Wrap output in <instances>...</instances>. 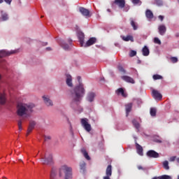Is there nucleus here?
Segmentation results:
<instances>
[{
  "label": "nucleus",
  "mask_w": 179,
  "mask_h": 179,
  "mask_svg": "<svg viewBox=\"0 0 179 179\" xmlns=\"http://www.w3.org/2000/svg\"><path fill=\"white\" fill-rule=\"evenodd\" d=\"M77 80H78L79 85L71 89L69 94V96L71 100V107L73 108H76V107H78V106L80 104V101H82V99L86 93L85 87L81 81L82 78L80 76H78Z\"/></svg>",
  "instance_id": "obj_1"
},
{
  "label": "nucleus",
  "mask_w": 179,
  "mask_h": 179,
  "mask_svg": "<svg viewBox=\"0 0 179 179\" xmlns=\"http://www.w3.org/2000/svg\"><path fill=\"white\" fill-rule=\"evenodd\" d=\"M34 107H36V106L34 103H20L17 106V115H18V117L28 118V117L31 115Z\"/></svg>",
  "instance_id": "obj_2"
},
{
  "label": "nucleus",
  "mask_w": 179,
  "mask_h": 179,
  "mask_svg": "<svg viewBox=\"0 0 179 179\" xmlns=\"http://www.w3.org/2000/svg\"><path fill=\"white\" fill-rule=\"evenodd\" d=\"M64 179H72V167L68 165H63L59 169V177H64Z\"/></svg>",
  "instance_id": "obj_3"
},
{
  "label": "nucleus",
  "mask_w": 179,
  "mask_h": 179,
  "mask_svg": "<svg viewBox=\"0 0 179 179\" xmlns=\"http://www.w3.org/2000/svg\"><path fill=\"white\" fill-rule=\"evenodd\" d=\"M41 162L43 164L51 166L53 164L54 161L52 160V155L50 153H45L44 156L41 155Z\"/></svg>",
  "instance_id": "obj_4"
},
{
  "label": "nucleus",
  "mask_w": 179,
  "mask_h": 179,
  "mask_svg": "<svg viewBox=\"0 0 179 179\" xmlns=\"http://www.w3.org/2000/svg\"><path fill=\"white\" fill-rule=\"evenodd\" d=\"M81 125H83L87 132H90L92 131V125L89 124V120L87 118L81 119Z\"/></svg>",
  "instance_id": "obj_5"
},
{
  "label": "nucleus",
  "mask_w": 179,
  "mask_h": 179,
  "mask_svg": "<svg viewBox=\"0 0 179 179\" xmlns=\"http://www.w3.org/2000/svg\"><path fill=\"white\" fill-rule=\"evenodd\" d=\"M148 157H150L151 159H157L160 157L159 153L153 150H150L146 153Z\"/></svg>",
  "instance_id": "obj_6"
},
{
  "label": "nucleus",
  "mask_w": 179,
  "mask_h": 179,
  "mask_svg": "<svg viewBox=\"0 0 179 179\" xmlns=\"http://www.w3.org/2000/svg\"><path fill=\"white\" fill-rule=\"evenodd\" d=\"M17 50H11V51H6V50H1L0 51V58H3V57H9V55H12V54H16Z\"/></svg>",
  "instance_id": "obj_7"
},
{
  "label": "nucleus",
  "mask_w": 179,
  "mask_h": 179,
  "mask_svg": "<svg viewBox=\"0 0 179 179\" xmlns=\"http://www.w3.org/2000/svg\"><path fill=\"white\" fill-rule=\"evenodd\" d=\"M79 11L83 15V16H85V17H90L92 15H90V11L83 7H80L79 8Z\"/></svg>",
  "instance_id": "obj_8"
},
{
  "label": "nucleus",
  "mask_w": 179,
  "mask_h": 179,
  "mask_svg": "<svg viewBox=\"0 0 179 179\" xmlns=\"http://www.w3.org/2000/svg\"><path fill=\"white\" fill-rule=\"evenodd\" d=\"M113 3L120 9H124V8H125V0H115Z\"/></svg>",
  "instance_id": "obj_9"
},
{
  "label": "nucleus",
  "mask_w": 179,
  "mask_h": 179,
  "mask_svg": "<svg viewBox=\"0 0 179 179\" xmlns=\"http://www.w3.org/2000/svg\"><path fill=\"white\" fill-rule=\"evenodd\" d=\"M36 122L31 120L29 122V124L27 129V136L30 134V133L34 129V127H36Z\"/></svg>",
  "instance_id": "obj_10"
},
{
  "label": "nucleus",
  "mask_w": 179,
  "mask_h": 179,
  "mask_svg": "<svg viewBox=\"0 0 179 179\" xmlns=\"http://www.w3.org/2000/svg\"><path fill=\"white\" fill-rule=\"evenodd\" d=\"M78 38L79 39L81 47H83V45L85 44V34L82 31H79L78 33Z\"/></svg>",
  "instance_id": "obj_11"
},
{
  "label": "nucleus",
  "mask_w": 179,
  "mask_h": 179,
  "mask_svg": "<svg viewBox=\"0 0 179 179\" xmlns=\"http://www.w3.org/2000/svg\"><path fill=\"white\" fill-rule=\"evenodd\" d=\"M97 42V38L95 37L90 38L85 44L84 47H90V45H93V44H96Z\"/></svg>",
  "instance_id": "obj_12"
},
{
  "label": "nucleus",
  "mask_w": 179,
  "mask_h": 179,
  "mask_svg": "<svg viewBox=\"0 0 179 179\" xmlns=\"http://www.w3.org/2000/svg\"><path fill=\"white\" fill-rule=\"evenodd\" d=\"M152 96L155 100H162V99L163 98L162 94H160V92H159V91L156 90H152Z\"/></svg>",
  "instance_id": "obj_13"
},
{
  "label": "nucleus",
  "mask_w": 179,
  "mask_h": 179,
  "mask_svg": "<svg viewBox=\"0 0 179 179\" xmlns=\"http://www.w3.org/2000/svg\"><path fill=\"white\" fill-rule=\"evenodd\" d=\"M43 99L45 104L48 107L54 106V104L52 103V101H51V99H50V97H48L47 96H43Z\"/></svg>",
  "instance_id": "obj_14"
},
{
  "label": "nucleus",
  "mask_w": 179,
  "mask_h": 179,
  "mask_svg": "<svg viewBox=\"0 0 179 179\" xmlns=\"http://www.w3.org/2000/svg\"><path fill=\"white\" fill-rule=\"evenodd\" d=\"M159 33L161 36H164L166 31H167V28L164 24H161L158 27Z\"/></svg>",
  "instance_id": "obj_15"
},
{
  "label": "nucleus",
  "mask_w": 179,
  "mask_h": 179,
  "mask_svg": "<svg viewBox=\"0 0 179 179\" xmlns=\"http://www.w3.org/2000/svg\"><path fill=\"white\" fill-rule=\"evenodd\" d=\"M95 97H96V94H94V92H89L87 94V100L90 103H92V102L94 101V98Z\"/></svg>",
  "instance_id": "obj_16"
},
{
  "label": "nucleus",
  "mask_w": 179,
  "mask_h": 179,
  "mask_svg": "<svg viewBox=\"0 0 179 179\" xmlns=\"http://www.w3.org/2000/svg\"><path fill=\"white\" fill-rule=\"evenodd\" d=\"M136 149L138 155L140 156H143V148L141 147V145L138 143H136Z\"/></svg>",
  "instance_id": "obj_17"
},
{
  "label": "nucleus",
  "mask_w": 179,
  "mask_h": 179,
  "mask_svg": "<svg viewBox=\"0 0 179 179\" xmlns=\"http://www.w3.org/2000/svg\"><path fill=\"white\" fill-rule=\"evenodd\" d=\"M66 83L69 87H72V86H73V84L72 83V76L69 74L66 75Z\"/></svg>",
  "instance_id": "obj_18"
},
{
  "label": "nucleus",
  "mask_w": 179,
  "mask_h": 179,
  "mask_svg": "<svg viewBox=\"0 0 179 179\" xmlns=\"http://www.w3.org/2000/svg\"><path fill=\"white\" fill-rule=\"evenodd\" d=\"M122 79L124 80V82H127L128 83H135V80H134V78L128 76H122Z\"/></svg>",
  "instance_id": "obj_19"
},
{
  "label": "nucleus",
  "mask_w": 179,
  "mask_h": 179,
  "mask_svg": "<svg viewBox=\"0 0 179 179\" xmlns=\"http://www.w3.org/2000/svg\"><path fill=\"white\" fill-rule=\"evenodd\" d=\"M126 108V116L128 117L129 115V113H131L132 110V103H129L125 106Z\"/></svg>",
  "instance_id": "obj_20"
},
{
  "label": "nucleus",
  "mask_w": 179,
  "mask_h": 179,
  "mask_svg": "<svg viewBox=\"0 0 179 179\" xmlns=\"http://www.w3.org/2000/svg\"><path fill=\"white\" fill-rule=\"evenodd\" d=\"M80 171L85 174V171H86V163L85 162L80 163Z\"/></svg>",
  "instance_id": "obj_21"
},
{
  "label": "nucleus",
  "mask_w": 179,
  "mask_h": 179,
  "mask_svg": "<svg viewBox=\"0 0 179 179\" xmlns=\"http://www.w3.org/2000/svg\"><path fill=\"white\" fill-rule=\"evenodd\" d=\"M106 176H113V166L111 165H108L106 168Z\"/></svg>",
  "instance_id": "obj_22"
},
{
  "label": "nucleus",
  "mask_w": 179,
  "mask_h": 179,
  "mask_svg": "<svg viewBox=\"0 0 179 179\" xmlns=\"http://www.w3.org/2000/svg\"><path fill=\"white\" fill-rule=\"evenodd\" d=\"M122 38L124 41H131V43H134V36L131 35H128L127 36H122Z\"/></svg>",
  "instance_id": "obj_23"
},
{
  "label": "nucleus",
  "mask_w": 179,
  "mask_h": 179,
  "mask_svg": "<svg viewBox=\"0 0 179 179\" xmlns=\"http://www.w3.org/2000/svg\"><path fill=\"white\" fill-rule=\"evenodd\" d=\"M142 52H143V55L144 57H148V55H149L150 51H149V48H148V46H144L143 48Z\"/></svg>",
  "instance_id": "obj_24"
},
{
  "label": "nucleus",
  "mask_w": 179,
  "mask_h": 179,
  "mask_svg": "<svg viewBox=\"0 0 179 179\" xmlns=\"http://www.w3.org/2000/svg\"><path fill=\"white\" fill-rule=\"evenodd\" d=\"M81 153H83L84 157H85L87 160H90V157L89 156V154L87 153V151H86V149L82 148V149H81Z\"/></svg>",
  "instance_id": "obj_25"
},
{
  "label": "nucleus",
  "mask_w": 179,
  "mask_h": 179,
  "mask_svg": "<svg viewBox=\"0 0 179 179\" xmlns=\"http://www.w3.org/2000/svg\"><path fill=\"white\" fill-rule=\"evenodd\" d=\"M81 153H83L84 157H85L87 160H90V157L89 156V154L87 153V151H86V149L82 148V149H81Z\"/></svg>",
  "instance_id": "obj_26"
},
{
  "label": "nucleus",
  "mask_w": 179,
  "mask_h": 179,
  "mask_svg": "<svg viewBox=\"0 0 179 179\" xmlns=\"http://www.w3.org/2000/svg\"><path fill=\"white\" fill-rule=\"evenodd\" d=\"M6 103V96L5 94H0V104H5Z\"/></svg>",
  "instance_id": "obj_27"
},
{
  "label": "nucleus",
  "mask_w": 179,
  "mask_h": 179,
  "mask_svg": "<svg viewBox=\"0 0 179 179\" xmlns=\"http://www.w3.org/2000/svg\"><path fill=\"white\" fill-rule=\"evenodd\" d=\"M130 24L134 30H138V24H136V22H135L133 18H130Z\"/></svg>",
  "instance_id": "obj_28"
},
{
  "label": "nucleus",
  "mask_w": 179,
  "mask_h": 179,
  "mask_svg": "<svg viewBox=\"0 0 179 179\" xmlns=\"http://www.w3.org/2000/svg\"><path fill=\"white\" fill-rule=\"evenodd\" d=\"M116 93L118 95L121 94V96H122V97H127V94H125V92H124V89H122V88L117 89V90L116 91Z\"/></svg>",
  "instance_id": "obj_29"
},
{
  "label": "nucleus",
  "mask_w": 179,
  "mask_h": 179,
  "mask_svg": "<svg viewBox=\"0 0 179 179\" xmlns=\"http://www.w3.org/2000/svg\"><path fill=\"white\" fill-rule=\"evenodd\" d=\"M147 19H153V13L150 10H147L145 12Z\"/></svg>",
  "instance_id": "obj_30"
},
{
  "label": "nucleus",
  "mask_w": 179,
  "mask_h": 179,
  "mask_svg": "<svg viewBox=\"0 0 179 179\" xmlns=\"http://www.w3.org/2000/svg\"><path fill=\"white\" fill-rule=\"evenodd\" d=\"M1 13L2 22H5V21L8 20V19H9V16L8 15V14L6 13H3V11H1Z\"/></svg>",
  "instance_id": "obj_31"
},
{
  "label": "nucleus",
  "mask_w": 179,
  "mask_h": 179,
  "mask_svg": "<svg viewBox=\"0 0 179 179\" xmlns=\"http://www.w3.org/2000/svg\"><path fill=\"white\" fill-rule=\"evenodd\" d=\"M132 124L134 127L137 129V131H139V128H141V124H139V122H138L136 120L134 119L132 120Z\"/></svg>",
  "instance_id": "obj_32"
},
{
  "label": "nucleus",
  "mask_w": 179,
  "mask_h": 179,
  "mask_svg": "<svg viewBox=\"0 0 179 179\" xmlns=\"http://www.w3.org/2000/svg\"><path fill=\"white\" fill-rule=\"evenodd\" d=\"M55 177H57V169H52L50 172V179H55Z\"/></svg>",
  "instance_id": "obj_33"
},
{
  "label": "nucleus",
  "mask_w": 179,
  "mask_h": 179,
  "mask_svg": "<svg viewBox=\"0 0 179 179\" xmlns=\"http://www.w3.org/2000/svg\"><path fill=\"white\" fill-rule=\"evenodd\" d=\"M162 165L165 170H170V166H169V161H164L162 163Z\"/></svg>",
  "instance_id": "obj_34"
},
{
  "label": "nucleus",
  "mask_w": 179,
  "mask_h": 179,
  "mask_svg": "<svg viewBox=\"0 0 179 179\" xmlns=\"http://www.w3.org/2000/svg\"><path fill=\"white\" fill-rule=\"evenodd\" d=\"M150 113L151 117H156V113H157L156 108H151Z\"/></svg>",
  "instance_id": "obj_35"
},
{
  "label": "nucleus",
  "mask_w": 179,
  "mask_h": 179,
  "mask_svg": "<svg viewBox=\"0 0 179 179\" xmlns=\"http://www.w3.org/2000/svg\"><path fill=\"white\" fill-rule=\"evenodd\" d=\"M152 79H154V80H159L160 79H163V76L158 74H155L152 76Z\"/></svg>",
  "instance_id": "obj_36"
},
{
  "label": "nucleus",
  "mask_w": 179,
  "mask_h": 179,
  "mask_svg": "<svg viewBox=\"0 0 179 179\" xmlns=\"http://www.w3.org/2000/svg\"><path fill=\"white\" fill-rule=\"evenodd\" d=\"M158 179H171V176L169 175H163L158 177Z\"/></svg>",
  "instance_id": "obj_37"
},
{
  "label": "nucleus",
  "mask_w": 179,
  "mask_h": 179,
  "mask_svg": "<svg viewBox=\"0 0 179 179\" xmlns=\"http://www.w3.org/2000/svg\"><path fill=\"white\" fill-rule=\"evenodd\" d=\"M62 48H64V50H65L66 51H68V50L70 49L69 45L66 44V43H62Z\"/></svg>",
  "instance_id": "obj_38"
},
{
  "label": "nucleus",
  "mask_w": 179,
  "mask_h": 179,
  "mask_svg": "<svg viewBox=\"0 0 179 179\" xmlns=\"http://www.w3.org/2000/svg\"><path fill=\"white\" fill-rule=\"evenodd\" d=\"M117 69L118 71H120V72H122V73H127V71H125V69H124V67H122V66H118Z\"/></svg>",
  "instance_id": "obj_39"
},
{
  "label": "nucleus",
  "mask_w": 179,
  "mask_h": 179,
  "mask_svg": "<svg viewBox=\"0 0 179 179\" xmlns=\"http://www.w3.org/2000/svg\"><path fill=\"white\" fill-rule=\"evenodd\" d=\"M17 125L19 131H22L23 129V128L22 127V120H18Z\"/></svg>",
  "instance_id": "obj_40"
},
{
  "label": "nucleus",
  "mask_w": 179,
  "mask_h": 179,
  "mask_svg": "<svg viewBox=\"0 0 179 179\" xmlns=\"http://www.w3.org/2000/svg\"><path fill=\"white\" fill-rule=\"evenodd\" d=\"M154 43H155V44H159V45L160 44H162V41H160V39H159V38H155Z\"/></svg>",
  "instance_id": "obj_41"
},
{
  "label": "nucleus",
  "mask_w": 179,
  "mask_h": 179,
  "mask_svg": "<svg viewBox=\"0 0 179 179\" xmlns=\"http://www.w3.org/2000/svg\"><path fill=\"white\" fill-rule=\"evenodd\" d=\"M135 55H136V51L135 50H131L129 56L130 57H135Z\"/></svg>",
  "instance_id": "obj_42"
},
{
  "label": "nucleus",
  "mask_w": 179,
  "mask_h": 179,
  "mask_svg": "<svg viewBox=\"0 0 179 179\" xmlns=\"http://www.w3.org/2000/svg\"><path fill=\"white\" fill-rule=\"evenodd\" d=\"M171 62H173V64H176V62H178V59H177V57H171Z\"/></svg>",
  "instance_id": "obj_43"
},
{
  "label": "nucleus",
  "mask_w": 179,
  "mask_h": 179,
  "mask_svg": "<svg viewBox=\"0 0 179 179\" xmlns=\"http://www.w3.org/2000/svg\"><path fill=\"white\" fill-rule=\"evenodd\" d=\"M156 3L158 6H162V5H163V1L162 0H156Z\"/></svg>",
  "instance_id": "obj_44"
},
{
  "label": "nucleus",
  "mask_w": 179,
  "mask_h": 179,
  "mask_svg": "<svg viewBox=\"0 0 179 179\" xmlns=\"http://www.w3.org/2000/svg\"><path fill=\"white\" fill-rule=\"evenodd\" d=\"M177 159V157L173 156V157H171L169 158V162H176V159Z\"/></svg>",
  "instance_id": "obj_45"
},
{
  "label": "nucleus",
  "mask_w": 179,
  "mask_h": 179,
  "mask_svg": "<svg viewBox=\"0 0 179 179\" xmlns=\"http://www.w3.org/2000/svg\"><path fill=\"white\" fill-rule=\"evenodd\" d=\"M132 2L135 4V5H138V3H139L141 2V0H132Z\"/></svg>",
  "instance_id": "obj_46"
},
{
  "label": "nucleus",
  "mask_w": 179,
  "mask_h": 179,
  "mask_svg": "<svg viewBox=\"0 0 179 179\" xmlns=\"http://www.w3.org/2000/svg\"><path fill=\"white\" fill-rule=\"evenodd\" d=\"M51 140L50 136H45V141H50Z\"/></svg>",
  "instance_id": "obj_47"
},
{
  "label": "nucleus",
  "mask_w": 179,
  "mask_h": 179,
  "mask_svg": "<svg viewBox=\"0 0 179 179\" xmlns=\"http://www.w3.org/2000/svg\"><path fill=\"white\" fill-rule=\"evenodd\" d=\"M4 2L8 5H10V3H12V0H4Z\"/></svg>",
  "instance_id": "obj_48"
},
{
  "label": "nucleus",
  "mask_w": 179,
  "mask_h": 179,
  "mask_svg": "<svg viewBox=\"0 0 179 179\" xmlns=\"http://www.w3.org/2000/svg\"><path fill=\"white\" fill-rule=\"evenodd\" d=\"M158 19H159V20H161V22H163L164 17L163 15H159Z\"/></svg>",
  "instance_id": "obj_49"
},
{
  "label": "nucleus",
  "mask_w": 179,
  "mask_h": 179,
  "mask_svg": "<svg viewBox=\"0 0 179 179\" xmlns=\"http://www.w3.org/2000/svg\"><path fill=\"white\" fill-rule=\"evenodd\" d=\"M137 169H138V170H145V169H143V167H142V166H141V165H138V166H137Z\"/></svg>",
  "instance_id": "obj_50"
},
{
  "label": "nucleus",
  "mask_w": 179,
  "mask_h": 179,
  "mask_svg": "<svg viewBox=\"0 0 179 179\" xmlns=\"http://www.w3.org/2000/svg\"><path fill=\"white\" fill-rule=\"evenodd\" d=\"M110 177H111V176H104L103 177V179H111V178H110Z\"/></svg>",
  "instance_id": "obj_51"
},
{
  "label": "nucleus",
  "mask_w": 179,
  "mask_h": 179,
  "mask_svg": "<svg viewBox=\"0 0 179 179\" xmlns=\"http://www.w3.org/2000/svg\"><path fill=\"white\" fill-rule=\"evenodd\" d=\"M46 50H48V51L51 50V48H47Z\"/></svg>",
  "instance_id": "obj_52"
},
{
  "label": "nucleus",
  "mask_w": 179,
  "mask_h": 179,
  "mask_svg": "<svg viewBox=\"0 0 179 179\" xmlns=\"http://www.w3.org/2000/svg\"><path fill=\"white\" fill-rule=\"evenodd\" d=\"M107 12H111V10L110 8H108Z\"/></svg>",
  "instance_id": "obj_53"
},
{
  "label": "nucleus",
  "mask_w": 179,
  "mask_h": 179,
  "mask_svg": "<svg viewBox=\"0 0 179 179\" xmlns=\"http://www.w3.org/2000/svg\"><path fill=\"white\" fill-rule=\"evenodd\" d=\"M157 142H158V143H162V141L158 140Z\"/></svg>",
  "instance_id": "obj_54"
},
{
  "label": "nucleus",
  "mask_w": 179,
  "mask_h": 179,
  "mask_svg": "<svg viewBox=\"0 0 179 179\" xmlns=\"http://www.w3.org/2000/svg\"><path fill=\"white\" fill-rule=\"evenodd\" d=\"M152 179H159V177H154Z\"/></svg>",
  "instance_id": "obj_55"
},
{
  "label": "nucleus",
  "mask_w": 179,
  "mask_h": 179,
  "mask_svg": "<svg viewBox=\"0 0 179 179\" xmlns=\"http://www.w3.org/2000/svg\"><path fill=\"white\" fill-rule=\"evenodd\" d=\"M69 43L71 44V43H72V40H69Z\"/></svg>",
  "instance_id": "obj_56"
},
{
  "label": "nucleus",
  "mask_w": 179,
  "mask_h": 179,
  "mask_svg": "<svg viewBox=\"0 0 179 179\" xmlns=\"http://www.w3.org/2000/svg\"><path fill=\"white\" fill-rule=\"evenodd\" d=\"M3 2V0H0V3H2Z\"/></svg>",
  "instance_id": "obj_57"
},
{
  "label": "nucleus",
  "mask_w": 179,
  "mask_h": 179,
  "mask_svg": "<svg viewBox=\"0 0 179 179\" xmlns=\"http://www.w3.org/2000/svg\"><path fill=\"white\" fill-rule=\"evenodd\" d=\"M177 162H178V163H179V158H177Z\"/></svg>",
  "instance_id": "obj_58"
},
{
  "label": "nucleus",
  "mask_w": 179,
  "mask_h": 179,
  "mask_svg": "<svg viewBox=\"0 0 179 179\" xmlns=\"http://www.w3.org/2000/svg\"><path fill=\"white\" fill-rule=\"evenodd\" d=\"M1 79H2V76L0 75V80H1Z\"/></svg>",
  "instance_id": "obj_59"
},
{
  "label": "nucleus",
  "mask_w": 179,
  "mask_h": 179,
  "mask_svg": "<svg viewBox=\"0 0 179 179\" xmlns=\"http://www.w3.org/2000/svg\"><path fill=\"white\" fill-rule=\"evenodd\" d=\"M128 9H129V8H128L127 10H126V12H127Z\"/></svg>",
  "instance_id": "obj_60"
},
{
  "label": "nucleus",
  "mask_w": 179,
  "mask_h": 179,
  "mask_svg": "<svg viewBox=\"0 0 179 179\" xmlns=\"http://www.w3.org/2000/svg\"><path fill=\"white\" fill-rule=\"evenodd\" d=\"M178 179H179V176H178Z\"/></svg>",
  "instance_id": "obj_61"
},
{
  "label": "nucleus",
  "mask_w": 179,
  "mask_h": 179,
  "mask_svg": "<svg viewBox=\"0 0 179 179\" xmlns=\"http://www.w3.org/2000/svg\"><path fill=\"white\" fill-rule=\"evenodd\" d=\"M176 37H178V35H176Z\"/></svg>",
  "instance_id": "obj_62"
},
{
  "label": "nucleus",
  "mask_w": 179,
  "mask_h": 179,
  "mask_svg": "<svg viewBox=\"0 0 179 179\" xmlns=\"http://www.w3.org/2000/svg\"><path fill=\"white\" fill-rule=\"evenodd\" d=\"M0 22H1V19H0Z\"/></svg>",
  "instance_id": "obj_63"
}]
</instances>
